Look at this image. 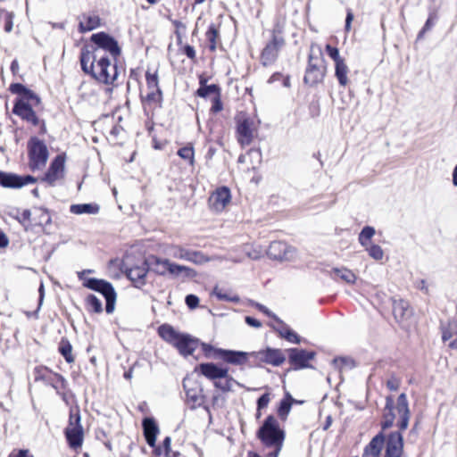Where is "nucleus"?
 Instances as JSON below:
<instances>
[{
	"label": "nucleus",
	"mask_w": 457,
	"mask_h": 457,
	"mask_svg": "<svg viewBox=\"0 0 457 457\" xmlns=\"http://www.w3.org/2000/svg\"><path fill=\"white\" fill-rule=\"evenodd\" d=\"M143 428L145 440L150 446H154L156 441V436L159 432V428L151 418H145L143 420Z\"/></svg>",
	"instance_id": "obj_27"
},
{
	"label": "nucleus",
	"mask_w": 457,
	"mask_h": 457,
	"mask_svg": "<svg viewBox=\"0 0 457 457\" xmlns=\"http://www.w3.org/2000/svg\"><path fill=\"white\" fill-rule=\"evenodd\" d=\"M69 446L77 450L80 448L83 444L84 431L80 424V416L79 413H71L69 425L64 431Z\"/></svg>",
	"instance_id": "obj_8"
},
{
	"label": "nucleus",
	"mask_w": 457,
	"mask_h": 457,
	"mask_svg": "<svg viewBox=\"0 0 457 457\" xmlns=\"http://www.w3.org/2000/svg\"><path fill=\"white\" fill-rule=\"evenodd\" d=\"M30 216L31 212L29 210H23L18 220L23 226H26L30 221Z\"/></svg>",
	"instance_id": "obj_56"
},
{
	"label": "nucleus",
	"mask_w": 457,
	"mask_h": 457,
	"mask_svg": "<svg viewBox=\"0 0 457 457\" xmlns=\"http://www.w3.org/2000/svg\"><path fill=\"white\" fill-rule=\"evenodd\" d=\"M199 345L198 339L191 337L187 334H182L179 340L176 343L174 347L177 348L179 353L183 356H188L193 354L195 349Z\"/></svg>",
	"instance_id": "obj_23"
},
{
	"label": "nucleus",
	"mask_w": 457,
	"mask_h": 457,
	"mask_svg": "<svg viewBox=\"0 0 457 457\" xmlns=\"http://www.w3.org/2000/svg\"><path fill=\"white\" fill-rule=\"evenodd\" d=\"M91 41L96 46H85L80 54V64L85 73L90 74L96 80L106 85L112 84L114 75L108 73L110 60L105 56H100L97 62L98 71H95L94 63L98 56L99 50H104L114 57V38L104 32H99L91 36Z\"/></svg>",
	"instance_id": "obj_1"
},
{
	"label": "nucleus",
	"mask_w": 457,
	"mask_h": 457,
	"mask_svg": "<svg viewBox=\"0 0 457 457\" xmlns=\"http://www.w3.org/2000/svg\"><path fill=\"white\" fill-rule=\"evenodd\" d=\"M86 303H87V310L90 312L99 313V312H102V311H103L102 302L95 295H89L86 298Z\"/></svg>",
	"instance_id": "obj_39"
},
{
	"label": "nucleus",
	"mask_w": 457,
	"mask_h": 457,
	"mask_svg": "<svg viewBox=\"0 0 457 457\" xmlns=\"http://www.w3.org/2000/svg\"><path fill=\"white\" fill-rule=\"evenodd\" d=\"M219 91V87L218 86L212 84V85H205V86H203V87H200L197 91H196V95L200 97H206L208 96H210L211 94H214V93H218Z\"/></svg>",
	"instance_id": "obj_44"
},
{
	"label": "nucleus",
	"mask_w": 457,
	"mask_h": 457,
	"mask_svg": "<svg viewBox=\"0 0 457 457\" xmlns=\"http://www.w3.org/2000/svg\"><path fill=\"white\" fill-rule=\"evenodd\" d=\"M375 233H376V231L373 227H370V226L364 227L361 229V233L359 234V237H358L359 243L363 247H367L368 245H370V242L371 238L373 237V236L375 235Z\"/></svg>",
	"instance_id": "obj_37"
},
{
	"label": "nucleus",
	"mask_w": 457,
	"mask_h": 457,
	"mask_svg": "<svg viewBox=\"0 0 457 457\" xmlns=\"http://www.w3.org/2000/svg\"><path fill=\"white\" fill-rule=\"evenodd\" d=\"M326 67L321 46L312 43L310 47L308 66L303 78L304 83L313 86L322 81Z\"/></svg>",
	"instance_id": "obj_5"
},
{
	"label": "nucleus",
	"mask_w": 457,
	"mask_h": 457,
	"mask_svg": "<svg viewBox=\"0 0 457 457\" xmlns=\"http://www.w3.org/2000/svg\"><path fill=\"white\" fill-rule=\"evenodd\" d=\"M34 373L36 381H43L46 385H49L54 389L64 387L65 378L58 373H53L46 367H37Z\"/></svg>",
	"instance_id": "obj_12"
},
{
	"label": "nucleus",
	"mask_w": 457,
	"mask_h": 457,
	"mask_svg": "<svg viewBox=\"0 0 457 457\" xmlns=\"http://www.w3.org/2000/svg\"><path fill=\"white\" fill-rule=\"evenodd\" d=\"M245 322L253 328H260L262 326V323L258 320L250 316L245 317Z\"/></svg>",
	"instance_id": "obj_61"
},
{
	"label": "nucleus",
	"mask_w": 457,
	"mask_h": 457,
	"mask_svg": "<svg viewBox=\"0 0 457 457\" xmlns=\"http://www.w3.org/2000/svg\"><path fill=\"white\" fill-rule=\"evenodd\" d=\"M184 53L190 59H194L195 57V51L194 47L189 45L184 47Z\"/></svg>",
	"instance_id": "obj_63"
},
{
	"label": "nucleus",
	"mask_w": 457,
	"mask_h": 457,
	"mask_svg": "<svg viewBox=\"0 0 457 457\" xmlns=\"http://www.w3.org/2000/svg\"><path fill=\"white\" fill-rule=\"evenodd\" d=\"M443 341L451 340L449 343V347L452 349H457V324L454 322H451L448 324L447 328L443 329L442 335Z\"/></svg>",
	"instance_id": "obj_30"
},
{
	"label": "nucleus",
	"mask_w": 457,
	"mask_h": 457,
	"mask_svg": "<svg viewBox=\"0 0 457 457\" xmlns=\"http://www.w3.org/2000/svg\"><path fill=\"white\" fill-rule=\"evenodd\" d=\"M58 350L68 363L74 361V357L72 355V345L67 338L61 339Z\"/></svg>",
	"instance_id": "obj_35"
},
{
	"label": "nucleus",
	"mask_w": 457,
	"mask_h": 457,
	"mask_svg": "<svg viewBox=\"0 0 457 457\" xmlns=\"http://www.w3.org/2000/svg\"><path fill=\"white\" fill-rule=\"evenodd\" d=\"M146 84L149 92L146 95V100L150 102L157 101L161 96V90L158 85V76L156 72L151 73L149 71L145 73Z\"/></svg>",
	"instance_id": "obj_25"
},
{
	"label": "nucleus",
	"mask_w": 457,
	"mask_h": 457,
	"mask_svg": "<svg viewBox=\"0 0 457 457\" xmlns=\"http://www.w3.org/2000/svg\"><path fill=\"white\" fill-rule=\"evenodd\" d=\"M237 385L242 386L240 383L235 380L231 376L227 373V377L214 381V386L220 389L222 392H229L233 390V386Z\"/></svg>",
	"instance_id": "obj_34"
},
{
	"label": "nucleus",
	"mask_w": 457,
	"mask_h": 457,
	"mask_svg": "<svg viewBox=\"0 0 457 457\" xmlns=\"http://www.w3.org/2000/svg\"><path fill=\"white\" fill-rule=\"evenodd\" d=\"M9 89L12 94L20 95L21 97L23 96V95H25L26 91L28 90L25 86L20 83L11 84Z\"/></svg>",
	"instance_id": "obj_51"
},
{
	"label": "nucleus",
	"mask_w": 457,
	"mask_h": 457,
	"mask_svg": "<svg viewBox=\"0 0 457 457\" xmlns=\"http://www.w3.org/2000/svg\"><path fill=\"white\" fill-rule=\"evenodd\" d=\"M12 112L34 126H37L39 123V119L31 105L26 103L24 99H16Z\"/></svg>",
	"instance_id": "obj_20"
},
{
	"label": "nucleus",
	"mask_w": 457,
	"mask_h": 457,
	"mask_svg": "<svg viewBox=\"0 0 457 457\" xmlns=\"http://www.w3.org/2000/svg\"><path fill=\"white\" fill-rule=\"evenodd\" d=\"M37 179L30 175L19 176L0 170V186L9 188H21L25 185L32 184Z\"/></svg>",
	"instance_id": "obj_13"
},
{
	"label": "nucleus",
	"mask_w": 457,
	"mask_h": 457,
	"mask_svg": "<svg viewBox=\"0 0 457 457\" xmlns=\"http://www.w3.org/2000/svg\"><path fill=\"white\" fill-rule=\"evenodd\" d=\"M29 156L30 169L41 170L48 159V149L46 144L37 138H32L29 144Z\"/></svg>",
	"instance_id": "obj_9"
},
{
	"label": "nucleus",
	"mask_w": 457,
	"mask_h": 457,
	"mask_svg": "<svg viewBox=\"0 0 457 457\" xmlns=\"http://www.w3.org/2000/svg\"><path fill=\"white\" fill-rule=\"evenodd\" d=\"M145 264L148 266V270L160 276L167 274L175 278H195L196 276L195 270L171 262L169 259L161 258L156 255H149L145 258Z\"/></svg>",
	"instance_id": "obj_4"
},
{
	"label": "nucleus",
	"mask_w": 457,
	"mask_h": 457,
	"mask_svg": "<svg viewBox=\"0 0 457 457\" xmlns=\"http://www.w3.org/2000/svg\"><path fill=\"white\" fill-rule=\"evenodd\" d=\"M385 447V436L383 432L376 435L364 448L362 457H380Z\"/></svg>",
	"instance_id": "obj_24"
},
{
	"label": "nucleus",
	"mask_w": 457,
	"mask_h": 457,
	"mask_svg": "<svg viewBox=\"0 0 457 457\" xmlns=\"http://www.w3.org/2000/svg\"><path fill=\"white\" fill-rule=\"evenodd\" d=\"M253 357L260 361L271 364L273 366H279L286 360L281 350L270 348L264 351L254 352Z\"/></svg>",
	"instance_id": "obj_21"
},
{
	"label": "nucleus",
	"mask_w": 457,
	"mask_h": 457,
	"mask_svg": "<svg viewBox=\"0 0 457 457\" xmlns=\"http://www.w3.org/2000/svg\"><path fill=\"white\" fill-rule=\"evenodd\" d=\"M295 249L282 241L272 242L267 251V254L274 260L289 261L295 256Z\"/></svg>",
	"instance_id": "obj_15"
},
{
	"label": "nucleus",
	"mask_w": 457,
	"mask_h": 457,
	"mask_svg": "<svg viewBox=\"0 0 457 457\" xmlns=\"http://www.w3.org/2000/svg\"><path fill=\"white\" fill-rule=\"evenodd\" d=\"M284 338L293 344H300V342H301L300 337L295 331H293L291 328L287 333V335L285 336Z\"/></svg>",
	"instance_id": "obj_55"
},
{
	"label": "nucleus",
	"mask_w": 457,
	"mask_h": 457,
	"mask_svg": "<svg viewBox=\"0 0 457 457\" xmlns=\"http://www.w3.org/2000/svg\"><path fill=\"white\" fill-rule=\"evenodd\" d=\"M365 249L368 252L369 255L374 260H382L384 256V252L378 245H370L367 247H365Z\"/></svg>",
	"instance_id": "obj_43"
},
{
	"label": "nucleus",
	"mask_w": 457,
	"mask_h": 457,
	"mask_svg": "<svg viewBox=\"0 0 457 457\" xmlns=\"http://www.w3.org/2000/svg\"><path fill=\"white\" fill-rule=\"evenodd\" d=\"M275 320L278 322V327L276 328V330L278 331L279 336L284 338L287 333L289 331L290 328L278 317H275Z\"/></svg>",
	"instance_id": "obj_50"
},
{
	"label": "nucleus",
	"mask_w": 457,
	"mask_h": 457,
	"mask_svg": "<svg viewBox=\"0 0 457 457\" xmlns=\"http://www.w3.org/2000/svg\"><path fill=\"white\" fill-rule=\"evenodd\" d=\"M245 254L253 260H257L262 256V252L257 249H253L252 251L245 250Z\"/></svg>",
	"instance_id": "obj_60"
},
{
	"label": "nucleus",
	"mask_w": 457,
	"mask_h": 457,
	"mask_svg": "<svg viewBox=\"0 0 457 457\" xmlns=\"http://www.w3.org/2000/svg\"><path fill=\"white\" fill-rule=\"evenodd\" d=\"M64 163L65 159L62 155H57L51 162L42 181L47 183L51 187L56 186L64 178Z\"/></svg>",
	"instance_id": "obj_10"
},
{
	"label": "nucleus",
	"mask_w": 457,
	"mask_h": 457,
	"mask_svg": "<svg viewBox=\"0 0 457 457\" xmlns=\"http://www.w3.org/2000/svg\"><path fill=\"white\" fill-rule=\"evenodd\" d=\"M70 211L73 214H96L99 212V206L96 204H77L71 205Z\"/></svg>",
	"instance_id": "obj_31"
},
{
	"label": "nucleus",
	"mask_w": 457,
	"mask_h": 457,
	"mask_svg": "<svg viewBox=\"0 0 457 457\" xmlns=\"http://www.w3.org/2000/svg\"><path fill=\"white\" fill-rule=\"evenodd\" d=\"M13 18V12H10L4 10L0 11V24L3 22L4 29L7 33H10L12 30Z\"/></svg>",
	"instance_id": "obj_38"
},
{
	"label": "nucleus",
	"mask_w": 457,
	"mask_h": 457,
	"mask_svg": "<svg viewBox=\"0 0 457 457\" xmlns=\"http://www.w3.org/2000/svg\"><path fill=\"white\" fill-rule=\"evenodd\" d=\"M217 35H218V31L216 29V28L214 27V25H211L206 32V37L208 38V40L212 43V46H211V48L212 49H214L215 48V39L217 37Z\"/></svg>",
	"instance_id": "obj_49"
},
{
	"label": "nucleus",
	"mask_w": 457,
	"mask_h": 457,
	"mask_svg": "<svg viewBox=\"0 0 457 457\" xmlns=\"http://www.w3.org/2000/svg\"><path fill=\"white\" fill-rule=\"evenodd\" d=\"M386 453L384 457H401L403 453V438L400 432L390 433L385 438Z\"/></svg>",
	"instance_id": "obj_18"
},
{
	"label": "nucleus",
	"mask_w": 457,
	"mask_h": 457,
	"mask_svg": "<svg viewBox=\"0 0 457 457\" xmlns=\"http://www.w3.org/2000/svg\"><path fill=\"white\" fill-rule=\"evenodd\" d=\"M215 352L225 362L237 366L246 364L249 359L253 357L254 354V352L247 353L225 349H216Z\"/></svg>",
	"instance_id": "obj_14"
},
{
	"label": "nucleus",
	"mask_w": 457,
	"mask_h": 457,
	"mask_svg": "<svg viewBox=\"0 0 457 457\" xmlns=\"http://www.w3.org/2000/svg\"><path fill=\"white\" fill-rule=\"evenodd\" d=\"M270 402V395L264 394L262 395L257 401V407L259 410L265 408Z\"/></svg>",
	"instance_id": "obj_57"
},
{
	"label": "nucleus",
	"mask_w": 457,
	"mask_h": 457,
	"mask_svg": "<svg viewBox=\"0 0 457 457\" xmlns=\"http://www.w3.org/2000/svg\"><path fill=\"white\" fill-rule=\"evenodd\" d=\"M158 334L164 341L172 345L173 346L182 336L181 333L176 331L173 327L168 324L160 326L158 328Z\"/></svg>",
	"instance_id": "obj_28"
},
{
	"label": "nucleus",
	"mask_w": 457,
	"mask_h": 457,
	"mask_svg": "<svg viewBox=\"0 0 457 457\" xmlns=\"http://www.w3.org/2000/svg\"><path fill=\"white\" fill-rule=\"evenodd\" d=\"M187 262H193L196 265H202L210 262L209 256L205 255L200 251H189Z\"/></svg>",
	"instance_id": "obj_41"
},
{
	"label": "nucleus",
	"mask_w": 457,
	"mask_h": 457,
	"mask_svg": "<svg viewBox=\"0 0 457 457\" xmlns=\"http://www.w3.org/2000/svg\"><path fill=\"white\" fill-rule=\"evenodd\" d=\"M120 270L126 274L127 278L132 282L134 287L141 288L146 283V275L148 266L145 264V259L141 260L137 264L131 263V258L127 255L122 262Z\"/></svg>",
	"instance_id": "obj_7"
},
{
	"label": "nucleus",
	"mask_w": 457,
	"mask_h": 457,
	"mask_svg": "<svg viewBox=\"0 0 457 457\" xmlns=\"http://www.w3.org/2000/svg\"><path fill=\"white\" fill-rule=\"evenodd\" d=\"M222 103L220 99V96H217L214 99H213V102H212V112H219L222 110Z\"/></svg>",
	"instance_id": "obj_58"
},
{
	"label": "nucleus",
	"mask_w": 457,
	"mask_h": 457,
	"mask_svg": "<svg viewBox=\"0 0 457 457\" xmlns=\"http://www.w3.org/2000/svg\"><path fill=\"white\" fill-rule=\"evenodd\" d=\"M214 294L220 300H230V301H237L238 300L237 298H229L226 294H223L217 287L214 289Z\"/></svg>",
	"instance_id": "obj_62"
},
{
	"label": "nucleus",
	"mask_w": 457,
	"mask_h": 457,
	"mask_svg": "<svg viewBox=\"0 0 457 457\" xmlns=\"http://www.w3.org/2000/svg\"><path fill=\"white\" fill-rule=\"evenodd\" d=\"M433 25H434V22H433L431 17H429L427 20V21H426L423 29H421V31L419 33L418 37L420 38L426 31L429 30L432 28Z\"/></svg>",
	"instance_id": "obj_59"
},
{
	"label": "nucleus",
	"mask_w": 457,
	"mask_h": 457,
	"mask_svg": "<svg viewBox=\"0 0 457 457\" xmlns=\"http://www.w3.org/2000/svg\"><path fill=\"white\" fill-rule=\"evenodd\" d=\"M195 371L204 376L210 380L216 381L218 379H221L224 377H227L228 369L220 367L213 362H204L197 365L195 369Z\"/></svg>",
	"instance_id": "obj_19"
},
{
	"label": "nucleus",
	"mask_w": 457,
	"mask_h": 457,
	"mask_svg": "<svg viewBox=\"0 0 457 457\" xmlns=\"http://www.w3.org/2000/svg\"><path fill=\"white\" fill-rule=\"evenodd\" d=\"M257 437L266 447H272L274 451L269 453L270 457H278L282 449L285 432L279 428L277 419L270 415L257 432Z\"/></svg>",
	"instance_id": "obj_2"
},
{
	"label": "nucleus",
	"mask_w": 457,
	"mask_h": 457,
	"mask_svg": "<svg viewBox=\"0 0 457 457\" xmlns=\"http://www.w3.org/2000/svg\"><path fill=\"white\" fill-rule=\"evenodd\" d=\"M285 45V40L282 37L273 33L272 39L263 48L261 55L262 63L264 66L271 65L278 58V52Z\"/></svg>",
	"instance_id": "obj_11"
},
{
	"label": "nucleus",
	"mask_w": 457,
	"mask_h": 457,
	"mask_svg": "<svg viewBox=\"0 0 457 457\" xmlns=\"http://www.w3.org/2000/svg\"><path fill=\"white\" fill-rule=\"evenodd\" d=\"M91 270H84L78 272L79 280L83 281V286L91 290L101 293L106 300V312L111 313L114 310V288L112 285L104 279L95 278H87V273H91Z\"/></svg>",
	"instance_id": "obj_6"
},
{
	"label": "nucleus",
	"mask_w": 457,
	"mask_h": 457,
	"mask_svg": "<svg viewBox=\"0 0 457 457\" xmlns=\"http://www.w3.org/2000/svg\"><path fill=\"white\" fill-rule=\"evenodd\" d=\"M100 25V19L96 15H82L79 18L80 32H87L96 29Z\"/></svg>",
	"instance_id": "obj_29"
},
{
	"label": "nucleus",
	"mask_w": 457,
	"mask_h": 457,
	"mask_svg": "<svg viewBox=\"0 0 457 457\" xmlns=\"http://www.w3.org/2000/svg\"><path fill=\"white\" fill-rule=\"evenodd\" d=\"M9 457H33L28 450H19L16 453H11Z\"/></svg>",
	"instance_id": "obj_64"
},
{
	"label": "nucleus",
	"mask_w": 457,
	"mask_h": 457,
	"mask_svg": "<svg viewBox=\"0 0 457 457\" xmlns=\"http://www.w3.org/2000/svg\"><path fill=\"white\" fill-rule=\"evenodd\" d=\"M348 72L349 68L345 60L335 64V76L340 86L345 87L348 84Z\"/></svg>",
	"instance_id": "obj_33"
},
{
	"label": "nucleus",
	"mask_w": 457,
	"mask_h": 457,
	"mask_svg": "<svg viewBox=\"0 0 457 457\" xmlns=\"http://www.w3.org/2000/svg\"><path fill=\"white\" fill-rule=\"evenodd\" d=\"M314 353L303 349H291L289 352V361L295 369H303L308 366V362L313 359Z\"/></svg>",
	"instance_id": "obj_22"
},
{
	"label": "nucleus",
	"mask_w": 457,
	"mask_h": 457,
	"mask_svg": "<svg viewBox=\"0 0 457 457\" xmlns=\"http://www.w3.org/2000/svg\"><path fill=\"white\" fill-rule=\"evenodd\" d=\"M331 277L335 279L340 278L348 284H353L356 280L355 274L346 268H334L331 270Z\"/></svg>",
	"instance_id": "obj_32"
},
{
	"label": "nucleus",
	"mask_w": 457,
	"mask_h": 457,
	"mask_svg": "<svg viewBox=\"0 0 457 457\" xmlns=\"http://www.w3.org/2000/svg\"><path fill=\"white\" fill-rule=\"evenodd\" d=\"M231 194L227 187L217 188L209 198V205L214 212H222L230 203Z\"/></svg>",
	"instance_id": "obj_17"
},
{
	"label": "nucleus",
	"mask_w": 457,
	"mask_h": 457,
	"mask_svg": "<svg viewBox=\"0 0 457 457\" xmlns=\"http://www.w3.org/2000/svg\"><path fill=\"white\" fill-rule=\"evenodd\" d=\"M210 262L211 261H230L233 262H241L243 261V258L241 256H232V255H212L209 256Z\"/></svg>",
	"instance_id": "obj_47"
},
{
	"label": "nucleus",
	"mask_w": 457,
	"mask_h": 457,
	"mask_svg": "<svg viewBox=\"0 0 457 457\" xmlns=\"http://www.w3.org/2000/svg\"><path fill=\"white\" fill-rule=\"evenodd\" d=\"M186 394L187 400L194 404V407L202 405L204 401L202 390L187 389Z\"/></svg>",
	"instance_id": "obj_40"
},
{
	"label": "nucleus",
	"mask_w": 457,
	"mask_h": 457,
	"mask_svg": "<svg viewBox=\"0 0 457 457\" xmlns=\"http://www.w3.org/2000/svg\"><path fill=\"white\" fill-rule=\"evenodd\" d=\"M178 155L180 158L188 161L190 165H194V162H195V157H194L195 156V152H194V147L192 146V145H188L187 146H184V147L180 148L178 151Z\"/></svg>",
	"instance_id": "obj_42"
},
{
	"label": "nucleus",
	"mask_w": 457,
	"mask_h": 457,
	"mask_svg": "<svg viewBox=\"0 0 457 457\" xmlns=\"http://www.w3.org/2000/svg\"><path fill=\"white\" fill-rule=\"evenodd\" d=\"M170 444H171L170 437L167 436L163 440V443H162L163 449L158 448L156 450L158 452V454H162L163 453L166 456H168L169 453L170 451Z\"/></svg>",
	"instance_id": "obj_53"
},
{
	"label": "nucleus",
	"mask_w": 457,
	"mask_h": 457,
	"mask_svg": "<svg viewBox=\"0 0 457 457\" xmlns=\"http://www.w3.org/2000/svg\"><path fill=\"white\" fill-rule=\"evenodd\" d=\"M254 130V123L252 119L243 118L237 121V140L242 146L249 145L252 143Z\"/></svg>",
	"instance_id": "obj_16"
},
{
	"label": "nucleus",
	"mask_w": 457,
	"mask_h": 457,
	"mask_svg": "<svg viewBox=\"0 0 457 457\" xmlns=\"http://www.w3.org/2000/svg\"><path fill=\"white\" fill-rule=\"evenodd\" d=\"M400 384H401V381L400 379L392 375L386 381V386L389 390L391 391H396L398 390L399 386H400Z\"/></svg>",
	"instance_id": "obj_52"
},
{
	"label": "nucleus",
	"mask_w": 457,
	"mask_h": 457,
	"mask_svg": "<svg viewBox=\"0 0 457 457\" xmlns=\"http://www.w3.org/2000/svg\"><path fill=\"white\" fill-rule=\"evenodd\" d=\"M19 99H24L26 103H29V101H32L35 105L40 104V98L29 88L26 91L25 95H23V96L20 97Z\"/></svg>",
	"instance_id": "obj_48"
},
{
	"label": "nucleus",
	"mask_w": 457,
	"mask_h": 457,
	"mask_svg": "<svg viewBox=\"0 0 457 457\" xmlns=\"http://www.w3.org/2000/svg\"><path fill=\"white\" fill-rule=\"evenodd\" d=\"M326 52L328 55L334 61L335 64L342 62L344 59L340 56L339 51L337 47L330 45L326 46Z\"/></svg>",
	"instance_id": "obj_45"
},
{
	"label": "nucleus",
	"mask_w": 457,
	"mask_h": 457,
	"mask_svg": "<svg viewBox=\"0 0 457 457\" xmlns=\"http://www.w3.org/2000/svg\"><path fill=\"white\" fill-rule=\"evenodd\" d=\"M186 303L190 309H195L199 303V298L195 295L186 296Z\"/></svg>",
	"instance_id": "obj_54"
},
{
	"label": "nucleus",
	"mask_w": 457,
	"mask_h": 457,
	"mask_svg": "<svg viewBox=\"0 0 457 457\" xmlns=\"http://www.w3.org/2000/svg\"><path fill=\"white\" fill-rule=\"evenodd\" d=\"M394 400L392 396H387L386 399L385 412L383 415L384 420L381 423L382 429H387L394 424L395 414L394 412ZM395 411L399 415L400 420L397 423L400 430H405L409 425L410 420V409L408 404L407 396L404 393H402L396 401Z\"/></svg>",
	"instance_id": "obj_3"
},
{
	"label": "nucleus",
	"mask_w": 457,
	"mask_h": 457,
	"mask_svg": "<svg viewBox=\"0 0 457 457\" xmlns=\"http://www.w3.org/2000/svg\"><path fill=\"white\" fill-rule=\"evenodd\" d=\"M290 409H291L290 401L286 400V399L282 400L280 402V405L278 407V413L282 419H285L288 415Z\"/></svg>",
	"instance_id": "obj_46"
},
{
	"label": "nucleus",
	"mask_w": 457,
	"mask_h": 457,
	"mask_svg": "<svg viewBox=\"0 0 457 457\" xmlns=\"http://www.w3.org/2000/svg\"><path fill=\"white\" fill-rule=\"evenodd\" d=\"M411 313L409 303L403 299L393 300V314L398 322H403Z\"/></svg>",
	"instance_id": "obj_26"
},
{
	"label": "nucleus",
	"mask_w": 457,
	"mask_h": 457,
	"mask_svg": "<svg viewBox=\"0 0 457 457\" xmlns=\"http://www.w3.org/2000/svg\"><path fill=\"white\" fill-rule=\"evenodd\" d=\"M189 251L190 250L186 249L180 245H172L167 248L166 253L175 259L187 261L188 255H189Z\"/></svg>",
	"instance_id": "obj_36"
}]
</instances>
